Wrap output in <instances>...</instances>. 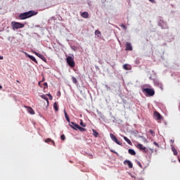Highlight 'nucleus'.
Wrapping results in <instances>:
<instances>
[{"label":"nucleus","mask_w":180,"mask_h":180,"mask_svg":"<svg viewBox=\"0 0 180 180\" xmlns=\"http://www.w3.org/2000/svg\"><path fill=\"white\" fill-rule=\"evenodd\" d=\"M41 98H42V99H44V101H46L47 102V103L49 104V98H47V96L44 94V95L41 96Z\"/></svg>","instance_id":"obj_24"},{"label":"nucleus","mask_w":180,"mask_h":180,"mask_svg":"<svg viewBox=\"0 0 180 180\" xmlns=\"http://www.w3.org/2000/svg\"><path fill=\"white\" fill-rule=\"evenodd\" d=\"M150 2H152V4H154V2H155V0H148Z\"/></svg>","instance_id":"obj_37"},{"label":"nucleus","mask_w":180,"mask_h":180,"mask_svg":"<svg viewBox=\"0 0 180 180\" xmlns=\"http://www.w3.org/2000/svg\"><path fill=\"white\" fill-rule=\"evenodd\" d=\"M80 126H82V127H86V124L84 123L82 120H81Z\"/></svg>","instance_id":"obj_29"},{"label":"nucleus","mask_w":180,"mask_h":180,"mask_svg":"<svg viewBox=\"0 0 180 180\" xmlns=\"http://www.w3.org/2000/svg\"><path fill=\"white\" fill-rule=\"evenodd\" d=\"M142 92H143L146 96H154V95H155V91H154V89H143Z\"/></svg>","instance_id":"obj_2"},{"label":"nucleus","mask_w":180,"mask_h":180,"mask_svg":"<svg viewBox=\"0 0 180 180\" xmlns=\"http://www.w3.org/2000/svg\"><path fill=\"white\" fill-rule=\"evenodd\" d=\"M69 125L70 126V127H72V129H74V130H77V127L79 124L72 122H69Z\"/></svg>","instance_id":"obj_12"},{"label":"nucleus","mask_w":180,"mask_h":180,"mask_svg":"<svg viewBox=\"0 0 180 180\" xmlns=\"http://www.w3.org/2000/svg\"><path fill=\"white\" fill-rule=\"evenodd\" d=\"M153 117L155 119V120H161L162 119V116L158 111H155L153 113Z\"/></svg>","instance_id":"obj_8"},{"label":"nucleus","mask_w":180,"mask_h":180,"mask_svg":"<svg viewBox=\"0 0 180 180\" xmlns=\"http://www.w3.org/2000/svg\"><path fill=\"white\" fill-rule=\"evenodd\" d=\"M26 56L28 57V58H30V60H32L34 63H36V64H37V60H36V58H34V56L29 55L27 53H26Z\"/></svg>","instance_id":"obj_13"},{"label":"nucleus","mask_w":180,"mask_h":180,"mask_svg":"<svg viewBox=\"0 0 180 180\" xmlns=\"http://www.w3.org/2000/svg\"><path fill=\"white\" fill-rule=\"evenodd\" d=\"M120 27H122V29H124V30H126L127 29V27H126V25H123V24H122V25H120Z\"/></svg>","instance_id":"obj_31"},{"label":"nucleus","mask_w":180,"mask_h":180,"mask_svg":"<svg viewBox=\"0 0 180 180\" xmlns=\"http://www.w3.org/2000/svg\"><path fill=\"white\" fill-rule=\"evenodd\" d=\"M149 133H150L152 136H154V131L153 129H150Z\"/></svg>","instance_id":"obj_35"},{"label":"nucleus","mask_w":180,"mask_h":180,"mask_svg":"<svg viewBox=\"0 0 180 180\" xmlns=\"http://www.w3.org/2000/svg\"><path fill=\"white\" fill-rule=\"evenodd\" d=\"M124 140H125L128 144L131 145V141H130V139H129L127 136H124Z\"/></svg>","instance_id":"obj_26"},{"label":"nucleus","mask_w":180,"mask_h":180,"mask_svg":"<svg viewBox=\"0 0 180 180\" xmlns=\"http://www.w3.org/2000/svg\"><path fill=\"white\" fill-rule=\"evenodd\" d=\"M95 36H97L98 39H101L102 37V34L101 33V31L96 30L94 32Z\"/></svg>","instance_id":"obj_15"},{"label":"nucleus","mask_w":180,"mask_h":180,"mask_svg":"<svg viewBox=\"0 0 180 180\" xmlns=\"http://www.w3.org/2000/svg\"><path fill=\"white\" fill-rule=\"evenodd\" d=\"M43 81H44V77H43L42 81L41 82H43Z\"/></svg>","instance_id":"obj_40"},{"label":"nucleus","mask_w":180,"mask_h":180,"mask_svg":"<svg viewBox=\"0 0 180 180\" xmlns=\"http://www.w3.org/2000/svg\"><path fill=\"white\" fill-rule=\"evenodd\" d=\"M13 29H22L25 27V24L18 22H11Z\"/></svg>","instance_id":"obj_4"},{"label":"nucleus","mask_w":180,"mask_h":180,"mask_svg":"<svg viewBox=\"0 0 180 180\" xmlns=\"http://www.w3.org/2000/svg\"><path fill=\"white\" fill-rule=\"evenodd\" d=\"M136 147L139 148V150H141L143 153H148V149L146 148V146H143L141 143H138Z\"/></svg>","instance_id":"obj_6"},{"label":"nucleus","mask_w":180,"mask_h":180,"mask_svg":"<svg viewBox=\"0 0 180 180\" xmlns=\"http://www.w3.org/2000/svg\"><path fill=\"white\" fill-rule=\"evenodd\" d=\"M125 50L127 51H131L133 50V46H131V43L127 42L126 43V49Z\"/></svg>","instance_id":"obj_10"},{"label":"nucleus","mask_w":180,"mask_h":180,"mask_svg":"<svg viewBox=\"0 0 180 180\" xmlns=\"http://www.w3.org/2000/svg\"><path fill=\"white\" fill-rule=\"evenodd\" d=\"M37 13V12L34 11H30L28 12L20 13L18 15L19 19L21 20H24L25 19H27L29 18H32V16H35V15Z\"/></svg>","instance_id":"obj_1"},{"label":"nucleus","mask_w":180,"mask_h":180,"mask_svg":"<svg viewBox=\"0 0 180 180\" xmlns=\"http://www.w3.org/2000/svg\"><path fill=\"white\" fill-rule=\"evenodd\" d=\"M124 165H128L129 168H133V163L130 160H125L124 162Z\"/></svg>","instance_id":"obj_14"},{"label":"nucleus","mask_w":180,"mask_h":180,"mask_svg":"<svg viewBox=\"0 0 180 180\" xmlns=\"http://www.w3.org/2000/svg\"><path fill=\"white\" fill-rule=\"evenodd\" d=\"M60 139L63 140V141H64V140H65V135H61L60 136Z\"/></svg>","instance_id":"obj_33"},{"label":"nucleus","mask_w":180,"mask_h":180,"mask_svg":"<svg viewBox=\"0 0 180 180\" xmlns=\"http://www.w3.org/2000/svg\"><path fill=\"white\" fill-rule=\"evenodd\" d=\"M53 108L55 109L56 112H58V105H57V102L53 103Z\"/></svg>","instance_id":"obj_25"},{"label":"nucleus","mask_w":180,"mask_h":180,"mask_svg":"<svg viewBox=\"0 0 180 180\" xmlns=\"http://www.w3.org/2000/svg\"><path fill=\"white\" fill-rule=\"evenodd\" d=\"M136 164L139 165V167H140V168H143V165H141V162H140V161L136 160Z\"/></svg>","instance_id":"obj_30"},{"label":"nucleus","mask_w":180,"mask_h":180,"mask_svg":"<svg viewBox=\"0 0 180 180\" xmlns=\"http://www.w3.org/2000/svg\"><path fill=\"white\" fill-rule=\"evenodd\" d=\"M123 68H124V70H131V66H130L127 64H124V65H123Z\"/></svg>","instance_id":"obj_18"},{"label":"nucleus","mask_w":180,"mask_h":180,"mask_svg":"<svg viewBox=\"0 0 180 180\" xmlns=\"http://www.w3.org/2000/svg\"><path fill=\"white\" fill-rule=\"evenodd\" d=\"M111 153H114V154H117V153L115 150H110Z\"/></svg>","instance_id":"obj_36"},{"label":"nucleus","mask_w":180,"mask_h":180,"mask_svg":"<svg viewBox=\"0 0 180 180\" xmlns=\"http://www.w3.org/2000/svg\"><path fill=\"white\" fill-rule=\"evenodd\" d=\"M158 26H160L162 29H169L168 25L167 24V22H163L161 20L158 22Z\"/></svg>","instance_id":"obj_7"},{"label":"nucleus","mask_w":180,"mask_h":180,"mask_svg":"<svg viewBox=\"0 0 180 180\" xmlns=\"http://www.w3.org/2000/svg\"><path fill=\"white\" fill-rule=\"evenodd\" d=\"M45 143H52L53 146H54L56 147V143L54 142V141L51 140V139L50 138H47L46 139H45Z\"/></svg>","instance_id":"obj_16"},{"label":"nucleus","mask_w":180,"mask_h":180,"mask_svg":"<svg viewBox=\"0 0 180 180\" xmlns=\"http://www.w3.org/2000/svg\"><path fill=\"white\" fill-rule=\"evenodd\" d=\"M172 150L173 151L174 153V155H176L178 154V150H176V149L175 148H172Z\"/></svg>","instance_id":"obj_27"},{"label":"nucleus","mask_w":180,"mask_h":180,"mask_svg":"<svg viewBox=\"0 0 180 180\" xmlns=\"http://www.w3.org/2000/svg\"><path fill=\"white\" fill-rule=\"evenodd\" d=\"M38 84L39 85V86H40L41 88H44V89H46V88H48V87H49V86H48V84H47V82L41 83V82H39L38 83Z\"/></svg>","instance_id":"obj_11"},{"label":"nucleus","mask_w":180,"mask_h":180,"mask_svg":"<svg viewBox=\"0 0 180 180\" xmlns=\"http://www.w3.org/2000/svg\"><path fill=\"white\" fill-rule=\"evenodd\" d=\"M64 114L67 122H68V123H70V117H68V114H67V111H65V110H64Z\"/></svg>","instance_id":"obj_20"},{"label":"nucleus","mask_w":180,"mask_h":180,"mask_svg":"<svg viewBox=\"0 0 180 180\" xmlns=\"http://www.w3.org/2000/svg\"><path fill=\"white\" fill-rule=\"evenodd\" d=\"M35 56H37V57H39V58H41V60H42V61H44V63H47V59L46 58V57H44V56L34 51V52Z\"/></svg>","instance_id":"obj_9"},{"label":"nucleus","mask_w":180,"mask_h":180,"mask_svg":"<svg viewBox=\"0 0 180 180\" xmlns=\"http://www.w3.org/2000/svg\"><path fill=\"white\" fill-rule=\"evenodd\" d=\"M0 60H4V56H0Z\"/></svg>","instance_id":"obj_38"},{"label":"nucleus","mask_w":180,"mask_h":180,"mask_svg":"<svg viewBox=\"0 0 180 180\" xmlns=\"http://www.w3.org/2000/svg\"><path fill=\"white\" fill-rule=\"evenodd\" d=\"M77 127L76 129H78V130H79V131H86V129L80 127L79 124L77 125Z\"/></svg>","instance_id":"obj_21"},{"label":"nucleus","mask_w":180,"mask_h":180,"mask_svg":"<svg viewBox=\"0 0 180 180\" xmlns=\"http://www.w3.org/2000/svg\"><path fill=\"white\" fill-rule=\"evenodd\" d=\"M0 89H2V86L0 85Z\"/></svg>","instance_id":"obj_41"},{"label":"nucleus","mask_w":180,"mask_h":180,"mask_svg":"<svg viewBox=\"0 0 180 180\" xmlns=\"http://www.w3.org/2000/svg\"><path fill=\"white\" fill-rule=\"evenodd\" d=\"M66 62L71 68H74L75 67V61H74V56H68L66 58Z\"/></svg>","instance_id":"obj_3"},{"label":"nucleus","mask_w":180,"mask_h":180,"mask_svg":"<svg viewBox=\"0 0 180 180\" xmlns=\"http://www.w3.org/2000/svg\"><path fill=\"white\" fill-rule=\"evenodd\" d=\"M27 110H28L29 113H30V115H34V110H33V108H32V107H28Z\"/></svg>","instance_id":"obj_19"},{"label":"nucleus","mask_w":180,"mask_h":180,"mask_svg":"<svg viewBox=\"0 0 180 180\" xmlns=\"http://www.w3.org/2000/svg\"><path fill=\"white\" fill-rule=\"evenodd\" d=\"M82 17L84 18V19H88V18H89V13H88V12H83L82 13Z\"/></svg>","instance_id":"obj_17"},{"label":"nucleus","mask_w":180,"mask_h":180,"mask_svg":"<svg viewBox=\"0 0 180 180\" xmlns=\"http://www.w3.org/2000/svg\"><path fill=\"white\" fill-rule=\"evenodd\" d=\"M153 144H154L155 146H156V147L160 148V145L158 144V143L154 141V142H153Z\"/></svg>","instance_id":"obj_34"},{"label":"nucleus","mask_w":180,"mask_h":180,"mask_svg":"<svg viewBox=\"0 0 180 180\" xmlns=\"http://www.w3.org/2000/svg\"><path fill=\"white\" fill-rule=\"evenodd\" d=\"M72 81L73 82V84H77V82H78V81L77 80V78L72 77Z\"/></svg>","instance_id":"obj_28"},{"label":"nucleus","mask_w":180,"mask_h":180,"mask_svg":"<svg viewBox=\"0 0 180 180\" xmlns=\"http://www.w3.org/2000/svg\"><path fill=\"white\" fill-rule=\"evenodd\" d=\"M110 136L111 140L116 143V144H118V146H122V142H120L119 140H117V138L116 136H115L113 134H110Z\"/></svg>","instance_id":"obj_5"},{"label":"nucleus","mask_w":180,"mask_h":180,"mask_svg":"<svg viewBox=\"0 0 180 180\" xmlns=\"http://www.w3.org/2000/svg\"><path fill=\"white\" fill-rule=\"evenodd\" d=\"M93 131V136H94V137H98V136H99V133H98V131H96V130L95 129H92Z\"/></svg>","instance_id":"obj_23"},{"label":"nucleus","mask_w":180,"mask_h":180,"mask_svg":"<svg viewBox=\"0 0 180 180\" xmlns=\"http://www.w3.org/2000/svg\"><path fill=\"white\" fill-rule=\"evenodd\" d=\"M46 95L49 97L50 101H53V96H51V94H46Z\"/></svg>","instance_id":"obj_32"},{"label":"nucleus","mask_w":180,"mask_h":180,"mask_svg":"<svg viewBox=\"0 0 180 180\" xmlns=\"http://www.w3.org/2000/svg\"><path fill=\"white\" fill-rule=\"evenodd\" d=\"M171 143H172V144H174V140H171Z\"/></svg>","instance_id":"obj_39"},{"label":"nucleus","mask_w":180,"mask_h":180,"mask_svg":"<svg viewBox=\"0 0 180 180\" xmlns=\"http://www.w3.org/2000/svg\"><path fill=\"white\" fill-rule=\"evenodd\" d=\"M128 153L131 155H136V151H134V150H133V149H129Z\"/></svg>","instance_id":"obj_22"}]
</instances>
